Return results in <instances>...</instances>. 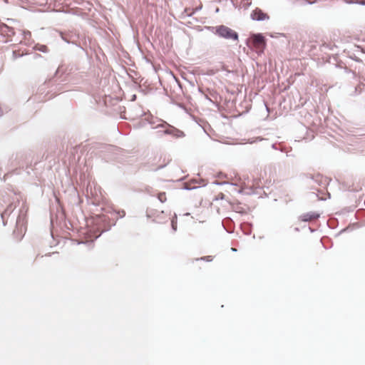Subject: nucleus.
I'll list each match as a JSON object with an SVG mask.
<instances>
[{"mask_svg": "<svg viewBox=\"0 0 365 365\" xmlns=\"http://www.w3.org/2000/svg\"><path fill=\"white\" fill-rule=\"evenodd\" d=\"M171 227H172L173 232H175L177 230V215L176 214H175L174 216L172 217Z\"/></svg>", "mask_w": 365, "mask_h": 365, "instance_id": "9b49d317", "label": "nucleus"}, {"mask_svg": "<svg viewBox=\"0 0 365 365\" xmlns=\"http://www.w3.org/2000/svg\"><path fill=\"white\" fill-rule=\"evenodd\" d=\"M350 3L365 6V0H356L355 1H351Z\"/></svg>", "mask_w": 365, "mask_h": 365, "instance_id": "a211bd4d", "label": "nucleus"}, {"mask_svg": "<svg viewBox=\"0 0 365 365\" xmlns=\"http://www.w3.org/2000/svg\"><path fill=\"white\" fill-rule=\"evenodd\" d=\"M213 183H214V184H215V185H224V184H226L227 182H216V181H215V182H214Z\"/></svg>", "mask_w": 365, "mask_h": 365, "instance_id": "393cba45", "label": "nucleus"}, {"mask_svg": "<svg viewBox=\"0 0 365 365\" xmlns=\"http://www.w3.org/2000/svg\"><path fill=\"white\" fill-rule=\"evenodd\" d=\"M294 230L297 231V232H299V229L298 227H295L294 228Z\"/></svg>", "mask_w": 365, "mask_h": 365, "instance_id": "473e14b6", "label": "nucleus"}, {"mask_svg": "<svg viewBox=\"0 0 365 365\" xmlns=\"http://www.w3.org/2000/svg\"><path fill=\"white\" fill-rule=\"evenodd\" d=\"M159 135H161V133H163V131H158Z\"/></svg>", "mask_w": 365, "mask_h": 365, "instance_id": "f704fd0d", "label": "nucleus"}, {"mask_svg": "<svg viewBox=\"0 0 365 365\" xmlns=\"http://www.w3.org/2000/svg\"><path fill=\"white\" fill-rule=\"evenodd\" d=\"M117 213L119 215V217H120V218L124 217H125V210H121L118 211V212H117Z\"/></svg>", "mask_w": 365, "mask_h": 365, "instance_id": "6ab92c4d", "label": "nucleus"}, {"mask_svg": "<svg viewBox=\"0 0 365 365\" xmlns=\"http://www.w3.org/2000/svg\"><path fill=\"white\" fill-rule=\"evenodd\" d=\"M250 19L255 21H263L269 19V16L264 12L261 9L257 7L252 11Z\"/></svg>", "mask_w": 365, "mask_h": 365, "instance_id": "39448f33", "label": "nucleus"}, {"mask_svg": "<svg viewBox=\"0 0 365 365\" xmlns=\"http://www.w3.org/2000/svg\"><path fill=\"white\" fill-rule=\"evenodd\" d=\"M26 224V211L23 209L19 210V214L16 218V228L14 230V234L16 235L18 232H22L23 230H26L25 227Z\"/></svg>", "mask_w": 365, "mask_h": 365, "instance_id": "20e7f679", "label": "nucleus"}, {"mask_svg": "<svg viewBox=\"0 0 365 365\" xmlns=\"http://www.w3.org/2000/svg\"><path fill=\"white\" fill-rule=\"evenodd\" d=\"M16 207V204H14V202H11L7 206V207L5 209V210L1 214V217L2 219L3 225L4 226L6 224V218L10 216V215L14 212Z\"/></svg>", "mask_w": 365, "mask_h": 365, "instance_id": "423d86ee", "label": "nucleus"}, {"mask_svg": "<svg viewBox=\"0 0 365 365\" xmlns=\"http://www.w3.org/2000/svg\"><path fill=\"white\" fill-rule=\"evenodd\" d=\"M62 39H63L64 41H66L67 43H70V41H69L67 38H64L63 36H62Z\"/></svg>", "mask_w": 365, "mask_h": 365, "instance_id": "a878e982", "label": "nucleus"}, {"mask_svg": "<svg viewBox=\"0 0 365 365\" xmlns=\"http://www.w3.org/2000/svg\"><path fill=\"white\" fill-rule=\"evenodd\" d=\"M0 33L2 35L6 36L8 37H11L15 35L14 28L10 27L5 24H0Z\"/></svg>", "mask_w": 365, "mask_h": 365, "instance_id": "0eeeda50", "label": "nucleus"}, {"mask_svg": "<svg viewBox=\"0 0 365 365\" xmlns=\"http://www.w3.org/2000/svg\"><path fill=\"white\" fill-rule=\"evenodd\" d=\"M24 53H20L19 51H14L12 52V56H13V58L14 59H16L18 58H21L24 56Z\"/></svg>", "mask_w": 365, "mask_h": 365, "instance_id": "4468645a", "label": "nucleus"}, {"mask_svg": "<svg viewBox=\"0 0 365 365\" xmlns=\"http://www.w3.org/2000/svg\"><path fill=\"white\" fill-rule=\"evenodd\" d=\"M241 227L243 232L245 235H249L251 234L252 230L250 224L242 225Z\"/></svg>", "mask_w": 365, "mask_h": 365, "instance_id": "9d476101", "label": "nucleus"}, {"mask_svg": "<svg viewBox=\"0 0 365 365\" xmlns=\"http://www.w3.org/2000/svg\"><path fill=\"white\" fill-rule=\"evenodd\" d=\"M199 259H201V260H206L207 262H211L212 261V257L209 255V256H205V257H201L200 259H197L196 260H199Z\"/></svg>", "mask_w": 365, "mask_h": 365, "instance_id": "f3484780", "label": "nucleus"}, {"mask_svg": "<svg viewBox=\"0 0 365 365\" xmlns=\"http://www.w3.org/2000/svg\"><path fill=\"white\" fill-rule=\"evenodd\" d=\"M320 214L315 212H309L300 215L299 219L303 222H309L312 220L318 219Z\"/></svg>", "mask_w": 365, "mask_h": 365, "instance_id": "6e6552de", "label": "nucleus"}, {"mask_svg": "<svg viewBox=\"0 0 365 365\" xmlns=\"http://www.w3.org/2000/svg\"><path fill=\"white\" fill-rule=\"evenodd\" d=\"M309 230H310L312 232H313L314 231V230H312L311 227H309Z\"/></svg>", "mask_w": 365, "mask_h": 365, "instance_id": "c9c22d12", "label": "nucleus"}, {"mask_svg": "<svg viewBox=\"0 0 365 365\" xmlns=\"http://www.w3.org/2000/svg\"><path fill=\"white\" fill-rule=\"evenodd\" d=\"M314 2L308 1V4H312Z\"/></svg>", "mask_w": 365, "mask_h": 365, "instance_id": "4c0bfd02", "label": "nucleus"}, {"mask_svg": "<svg viewBox=\"0 0 365 365\" xmlns=\"http://www.w3.org/2000/svg\"><path fill=\"white\" fill-rule=\"evenodd\" d=\"M262 140V138L258 137V138H256L255 140H252L250 141H249L250 143H255L257 141H261Z\"/></svg>", "mask_w": 365, "mask_h": 365, "instance_id": "412c9836", "label": "nucleus"}, {"mask_svg": "<svg viewBox=\"0 0 365 365\" xmlns=\"http://www.w3.org/2000/svg\"><path fill=\"white\" fill-rule=\"evenodd\" d=\"M231 250H232V252H237V249H236V248H234V247H232V248H231Z\"/></svg>", "mask_w": 365, "mask_h": 365, "instance_id": "c85d7f7f", "label": "nucleus"}, {"mask_svg": "<svg viewBox=\"0 0 365 365\" xmlns=\"http://www.w3.org/2000/svg\"><path fill=\"white\" fill-rule=\"evenodd\" d=\"M198 90H199V91H200V93H202V91L201 90V88H199V89H198Z\"/></svg>", "mask_w": 365, "mask_h": 365, "instance_id": "e433bc0d", "label": "nucleus"}, {"mask_svg": "<svg viewBox=\"0 0 365 365\" xmlns=\"http://www.w3.org/2000/svg\"><path fill=\"white\" fill-rule=\"evenodd\" d=\"M212 29L215 30L214 33L220 38L233 41L239 38L238 33L227 26L220 25Z\"/></svg>", "mask_w": 365, "mask_h": 365, "instance_id": "f03ea898", "label": "nucleus"}, {"mask_svg": "<svg viewBox=\"0 0 365 365\" xmlns=\"http://www.w3.org/2000/svg\"><path fill=\"white\" fill-rule=\"evenodd\" d=\"M197 187H190L187 185H185L184 187V189L185 190H193V189H196Z\"/></svg>", "mask_w": 365, "mask_h": 365, "instance_id": "4be33fe9", "label": "nucleus"}, {"mask_svg": "<svg viewBox=\"0 0 365 365\" xmlns=\"http://www.w3.org/2000/svg\"><path fill=\"white\" fill-rule=\"evenodd\" d=\"M33 49L35 51H38L44 53H48L49 51L48 47L46 45H43V44H40V43L35 44L33 47Z\"/></svg>", "mask_w": 365, "mask_h": 365, "instance_id": "1a4fd4ad", "label": "nucleus"}, {"mask_svg": "<svg viewBox=\"0 0 365 365\" xmlns=\"http://www.w3.org/2000/svg\"><path fill=\"white\" fill-rule=\"evenodd\" d=\"M220 199H223L224 198V195L222 193L220 194Z\"/></svg>", "mask_w": 365, "mask_h": 365, "instance_id": "7c9ffc66", "label": "nucleus"}, {"mask_svg": "<svg viewBox=\"0 0 365 365\" xmlns=\"http://www.w3.org/2000/svg\"><path fill=\"white\" fill-rule=\"evenodd\" d=\"M242 2L243 3V7L245 9H247L252 4L250 0H242Z\"/></svg>", "mask_w": 365, "mask_h": 365, "instance_id": "2eb2a0df", "label": "nucleus"}, {"mask_svg": "<svg viewBox=\"0 0 365 365\" xmlns=\"http://www.w3.org/2000/svg\"><path fill=\"white\" fill-rule=\"evenodd\" d=\"M165 165H161L158 166V167L155 170V171L159 170H160V169H162V168H165Z\"/></svg>", "mask_w": 365, "mask_h": 365, "instance_id": "5701e85b", "label": "nucleus"}, {"mask_svg": "<svg viewBox=\"0 0 365 365\" xmlns=\"http://www.w3.org/2000/svg\"><path fill=\"white\" fill-rule=\"evenodd\" d=\"M22 35L25 39H27L28 38L31 37V33L29 31H24L22 32Z\"/></svg>", "mask_w": 365, "mask_h": 365, "instance_id": "dca6fc26", "label": "nucleus"}, {"mask_svg": "<svg viewBox=\"0 0 365 365\" xmlns=\"http://www.w3.org/2000/svg\"><path fill=\"white\" fill-rule=\"evenodd\" d=\"M158 198L161 202H165L166 201V195L165 192H160L158 195Z\"/></svg>", "mask_w": 365, "mask_h": 365, "instance_id": "ddd939ff", "label": "nucleus"}, {"mask_svg": "<svg viewBox=\"0 0 365 365\" xmlns=\"http://www.w3.org/2000/svg\"><path fill=\"white\" fill-rule=\"evenodd\" d=\"M247 45L254 48L258 54H261L266 47V38L261 33L252 34L250 38L247 39Z\"/></svg>", "mask_w": 365, "mask_h": 365, "instance_id": "f257e3e1", "label": "nucleus"}, {"mask_svg": "<svg viewBox=\"0 0 365 365\" xmlns=\"http://www.w3.org/2000/svg\"><path fill=\"white\" fill-rule=\"evenodd\" d=\"M222 226L223 227L225 228V230L228 232V233H232L233 232V230L232 228H227L225 226V224L224 222H222Z\"/></svg>", "mask_w": 365, "mask_h": 365, "instance_id": "aec40b11", "label": "nucleus"}, {"mask_svg": "<svg viewBox=\"0 0 365 365\" xmlns=\"http://www.w3.org/2000/svg\"><path fill=\"white\" fill-rule=\"evenodd\" d=\"M272 148L274 150H278L281 152H285V148L281 145H277V143L272 144Z\"/></svg>", "mask_w": 365, "mask_h": 365, "instance_id": "f8f14e48", "label": "nucleus"}, {"mask_svg": "<svg viewBox=\"0 0 365 365\" xmlns=\"http://www.w3.org/2000/svg\"><path fill=\"white\" fill-rule=\"evenodd\" d=\"M56 252H52V253H48V254H46V256H51V255H53L55 254Z\"/></svg>", "mask_w": 365, "mask_h": 365, "instance_id": "c756f323", "label": "nucleus"}, {"mask_svg": "<svg viewBox=\"0 0 365 365\" xmlns=\"http://www.w3.org/2000/svg\"><path fill=\"white\" fill-rule=\"evenodd\" d=\"M165 128V129L163 130V134L171 135L175 138H182L185 136V134L182 130H180L178 128L174 127L173 125H170L165 121H163L162 123L158 124L155 127V128Z\"/></svg>", "mask_w": 365, "mask_h": 365, "instance_id": "7ed1b4c3", "label": "nucleus"}, {"mask_svg": "<svg viewBox=\"0 0 365 365\" xmlns=\"http://www.w3.org/2000/svg\"><path fill=\"white\" fill-rule=\"evenodd\" d=\"M146 217H147L148 218H150V217H151V215H150V213L147 212V214H146Z\"/></svg>", "mask_w": 365, "mask_h": 365, "instance_id": "bb28decb", "label": "nucleus"}, {"mask_svg": "<svg viewBox=\"0 0 365 365\" xmlns=\"http://www.w3.org/2000/svg\"><path fill=\"white\" fill-rule=\"evenodd\" d=\"M195 12L193 11L192 14H187V16H191Z\"/></svg>", "mask_w": 365, "mask_h": 365, "instance_id": "2f4dec72", "label": "nucleus"}, {"mask_svg": "<svg viewBox=\"0 0 365 365\" xmlns=\"http://www.w3.org/2000/svg\"><path fill=\"white\" fill-rule=\"evenodd\" d=\"M41 57V55L38 54V53H34V58H40Z\"/></svg>", "mask_w": 365, "mask_h": 365, "instance_id": "b1692460", "label": "nucleus"}, {"mask_svg": "<svg viewBox=\"0 0 365 365\" xmlns=\"http://www.w3.org/2000/svg\"><path fill=\"white\" fill-rule=\"evenodd\" d=\"M219 10H220L219 8H217L216 10H215V12L216 13L219 12Z\"/></svg>", "mask_w": 365, "mask_h": 365, "instance_id": "72a5a7b5", "label": "nucleus"}, {"mask_svg": "<svg viewBox=\"0 0 365 365\" xmlns=\"http://www.w3.org/2000/svg\"><path fill=\"white\" fill-rule=\"evenodd\" d=\"M135 98H136V96H135V95H133V96H132V101L135 100Z\"/></svg>", "mask_w": 365, "mask_h": 365, "instance_id": "cd10ccee", "label": "nucleus"}]
</instances>
